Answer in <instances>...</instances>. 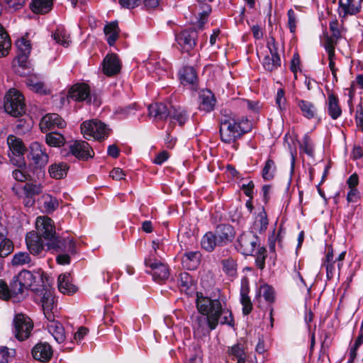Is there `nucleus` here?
Masks as SVG:
<instances>
[{"label":"nucleus","instance_id":"3","mask_svg":"<svg viewBox=\"0 0 363 363\" xmlns=\"http://www.w3.org/2000/svg\"><path fill=\"white\" fill-rule=\"evenodd\" d=\"M4 108L9 114L14 117L21 116L25 113L24 97L18 90L11 89L6 94Z\"/></svg>","mask_w":363,"mask_h":363},{"label":"nucleus","instance_id":"54","mask_svg":"<svg viewBox=\"0 0 363 363\" xmlns=\"http://www.w3.org/2000/svg\"><path fill=\"white\" fill-rule=\"evenodd\" d=\"M275 172V164L272 160H268L262 170V177L266 180L273 178Z\"/></svg>","mask_w":363,"mask_h":363},{"label":"nucleus","instance_id":"18","mask_svg":"<svg viewBox=\"0 0 363 363\" xmlns=\"http://www.w3.org/2000/svg\"><path fill=\"white\" fill-rule=\"evenodd\" d=\"M32 354L34 359L40 362H47L52 356V349L47 342L37 344L32 350Z\"/></svg>","mask_w":363,"mask_h":363},{"label":"nucleus","instance_id":"21","mask_svg":"<svg viewBox=\"0 0 363 363\" xmlns=\"http://www.w3.org/2000/svg\"><path fill=\"white\" fill-rule=\"evenodd\" d=\"M90 95L89 87L85 84H77L72 86L68 94V97L75 101L86 100Z\"/></svg>","mask_w":363,"mask_h":363},{"label":"nucleus","instance_id":"33","mask_svg":"<svg viewBox=\"0 0 363 363\" xmlns=\"http://www.w3.org/2000/svg\"><path fill=\"white\" fill-rule=\"evenodd\" d=\"M168 115L171 120L177 121L179 125H183L189 118L186 111L180 106H172L168 111ZM171 122L172 123V121Z\"/></svg>","mask_w":363,"mask_h":363},{"label":"nucleus","instance_id":"10","mask_svg":"<svg viewBox=\"0 0 363 363\" xmlns=\"http://www.w3.org/2000/svg\"><path fill=\"white\" fill-rule=\"evenodd\" d=\"M41 301L43 313L47 320H53L57 313V305L51 289H45Z\"/></svg>","mask_w":363,"mask_h":363},{"label":"nucleus","instance_id":"27","mask_svg":"<svg viewBox=\"0 0 363 363\" xmlns=\"http://www.w3.org/2000/svg\"><path fill=\"white\" fill-rule=\"evenodd\" d=\"M179 79L184 85H194L197 82V74L195 69L191 66L184 67L179 71Z\"/></svg>","mask_w":363,"mask_h":363},{"label":"nucleus","instance_id":"62","mask_svg":"<svg viewBox=\"0 0 363 363\" xmlns=\"http://www.w3.org/2000/svg\"><path fill=\"white\" fill-rule=\"evenodd\" d=\"M191 277L188 273H182L180 274L179 281L180 285L188 289L191 284Z\"/></svg>","mask_w":363,"mask_h":363},{"label":"nucleus","instance_id":"58","mask_svg":"<svg viewBox=\"0 0 363 363\" xmlns=\"http://www.w3.org/2000/svg\"><path fill=\"white\" fill-rule=\"evenodd\" d=\"M276 104L281 111L286 109V99L284 96V91L282 89H279L277 91L276 96Z\"/></svg>","mask_w":363,"mask_h":363},{"label":"nucleus","instance_id":"28","mask_svg":"<svg viewBox=\"0 0 363 363\" xmlns=\"http://www.w3.org/2000/svg\"><path fill=\"white\" fill-rule=\"evenodd\" d=\"M336 262H337V259H335L333 249L329 247L322 263V267H325L326 276L328 279H331L336 272V268L335 266Z\"/></svg>","mask_w":363,"mask_h":363},{"label":"nucleus","instance_id":"9","mask_svg":"<svg viewBox=\"0 0 363 363\" xmlns=\"http://www.w3.org/2000/svg\"><path fill=\"white\" fill-rule=\"evenodd\" d=\"M45 245L48 246V249H54L57 252H67L70 255L77 253L76 244L71 237L59 238L55 236L51 242H46Z\"/></svg>","mask_w":363,"mask_h":363},{"label":"nucleus","instance_id":"41","mask_svg":"<svg viewBox=\"0 0 363 363\" xmlns=\"http://www.w3.org/2000/svg\"><path fill=\"white\" fill-rule=\"evenodd\" d=\"M298 106L304 117L311 119L315 116L317 110L313 103L308 101L300 100L298 102Z\"/></svg>","mask_w":363,"mask_h":363},{"label":"nucleus","instance_id":"55","mask_svg":"<svg viewBox=\"0 0 363 363\" xmlns=\"http://www.w3.org/2000/svg\"><path fill=\"white\" fill-rule=\"evenodd\" d=\"M256 257V264L259 269L264 267V262L266 258V250L264 247H258L255 252Z\"/></svg>","mask_w":363,"mask_h":363},{"label":"nucleus","instance_id":"37","mask_svg":"<svg viewBox=\"0 0 363 363\" xmlns=\"http://www.w3.org/2000/svg\"><path fill=\"white\" fill-rule=\"evenodd\" d=\"M104 33L107 37V42L110 45H113L119 35V28L117 22H111L104 27Z\"/></svg>","mask_w":363,"mask_h":363},{"label":"nucleus","instance_id":"39","mask_svg":"<svg viewBox=\"0 0 363 363\" xmlns=\"http://www.w3.org/2000/svg\"><path fill=\"white\" fill-rule=\"evenodd\" d=\"M11 42L4 28L0 24V57L9 54Z\"/></svg>","mask_w":363,"mask_h":363},{"label":"nucleus","instance_id":"15","mask_svg":"<svg viewBox=\"0 0 363 363\" xmlns=\"http://www.w3.org/2000/svg\"><path fill=\"white\" fill-rule=\"evenodd\" d=\"M103 72L108 77L118 74L121 69V62L116 54L107 55L103 60Z\"/></svg>","mask_w":363,"mask_h":363},{"label":"nucleus","instance_id":"32","mask_svg":"<svg viewBox=\"0 0 363 363\" xmlns=\"http://www.w3.org/2000/svg\"><path fill=\"white\" fill-rule=\"evenodd\" d=\"M166 105L163 104H154L148 107L149 115L157 119L163 120L168 117V111Z\"/></svg>","mask_w":363,"mask_h":363},{"label":"nucleus","instance_id":"46","mask_svg":"<svg viewBox=\"0 0 363 363\" xmlns=\"http://www.w3.org/2000/svg\"><path fill=\"white\" fill-rule=\"evenodd\" d=\"M300 149L302 152L310 157L314 154V145L312 140L308 134L303 136V140L299 143Z\"/></svg>","mask_w":363,"mask_h":363},{"label":"nucleus","instance_id":"16","mask_svg":"<svg viewBox=\"0 0 363 363\" xmlns=\"http://www.w3.org/2000/svg\"><path fill=\"white\" fill-rule=\"evenodd\" d=\"M30 155L35 164L40 167H45L49 160L48 154L45 147L37 142L32 143L30 146Z\"/></svg>","mask_w":363,"mask_h":363},{"label":"nucleus","instance_id":"63","mask_svg":"<svg viewBox=\"0 0 363 363\" xmlns=\"http://www.w3.org/2000/svg\"><path fill=\"white\" fill-rule=\"evenodd\" d=\"M125 172L118 167L113 168L110 172V177L115 180H121L124 179Z\"/></svg>","mask_w":363,"mask_h":363},{"label":"nucleus","instance_id":"23","mask_svg":"<svg viewBox=\"0 0 363 363\" xmlns=\"http://www.w3.org/2000/svg\"><path fill=\"white\" fill-rule=\"evenodd\" d=\"M16 277L23 288L27 289L31 288L39 279H42V274L39 272L32 273L28 270H22Z\"/></svg>","mask_w":363,"mask_h":363},{"label":"nucleus","instance_id":"57","mask_svg":"<svg viewBox=\"0 0 363 363\" xmlns=\"http://www.w3.org/2000/svg\"><path fill=\"white\" fill-rule=\"evenodd\" d=\"M14 354V350L6 347H0V363H8Z\"/></svg>","mask_w":363,"mask_h":363},{"label":"nucleus","instance_id":"48","mask_svg":"<svg viewBox=\"0 0 363 363\" xmlns=\"http://www.w3.org/2000/svg\"><path fill=\"white\" fill-rule=\"evenodd\" d=\"M26 84L29 89L35 92L40 94H46L47 90L43 82L35 78H28L26 79Z\"/></svg>","mask_w":363,"mask_h":363},{"label":"nucleus","instance_id":"40","mask_svg":"<svg viewBox=\"0 0 363 363\" xmlns=\"http://www.w3.org/2000/svg\"><path fill=\"white\" fill-rule=\"evenodd\" d=\"M53 39L58 44L68 47L71 43L70 36L66 29L62 27L57 28L52 35Z\"/></svg>","mask_w":363,"mask_h":363},{"label":"nucleus","instance_id":"50","mask_svg":"<svg viewBox=\"0 0 363 363\" xmlns=\"http://www.w3.org/2000/svg\"><path fill=\"white\" fill-rule=\"evenodd\" d=\"M24 289H25L20 283L18 279L15 277L14 279L11 282L9 286L11 297H17L18 295L22 296Z\"/></svg>","mask_w":363,"mask_h":363},{"label":"nucleus","instance_id":"59","mask_svg":"<svg viewBox=\"0 0 363 363\" xmlns=\"http://www.w3.org/2000/svg\"><path fill=\"white\" fill-rule=\"evenodd\" d=\"M288 15V26L291 33H295L296 28V19L295 13L292 9H289L287 13Z\"/></svg>","mask_w":363,"mask_h":363},{"label":"nucleus","instance_id":"34","mask_svg":"<svg viewBox=\"0 0 363 363\" xmlns=\"http://www.w3.org/2000/svg\"><path fill=\"white\" fill-rule=\"evenodd\" d=\"M57 285L59 291L64 294H69L76 291L74 286L70 283L69 274H60L58 277Z\"/></svg>","mask_w":363,"mask_h":363},{"label":"nucleus","instance_id":"8","mask_svg":"<svg viewBox=\"0 0 363 363\" xmlns=\"http://www.w3.org/2000/svg\"><path fill=\"white\" fill-rule=\"evenodd\" d=\"M35 227L37 234L43 237L47 242H51L55 237V229L53 221L47 216H39L36 219Z\"/></svg>","mask_w":363,"mask_h":363},{"label":"nucleus","instance_id":"13","mask_svg":"<svg viewBox=\"0 0 363 363\" xmlns=\"http://www.w3.org/2000/svg\"><path fill=\"white\" fill-rule=\"evenodd\" d=\"M67 123L57 113H49L43 116L40 122V128L43 132H47L50 129L64 128Z\"/></svg>","mask_w":363,"mask_h":363},{"label":"nucleus","instance_id":"64","mask_svg":"<svg viewBox=\"0 0 363 363\" xmlns=\"http://www.w3.org/2000/svg\"><path fill=\"white\" fill-rule=\"evenodd\" d=\"M25 0H6L8 6L13 10L21 9L24 4Z\"/></svg>","mask_w":363,"mask_h":363},{"label":"nucleus","instance_id":"51","mask_svg":"<svg viewBox=\"0 0 363 363\" xmlns=\"http://www.w3.org/2000/svg\"><path fill=\"white\" fill-rule=\"evenodd\" d=\"M337 43V40L333 38L327 37L324 43V48L328 52L329 62L334 61L335 59V45Z\"/></svg>","mask_w":363,"mask_h":363},{"label":"nucleus","instance_id":"45","mask_svg":"<svg viewBox=\"0 0 363 363\" xmlns=\"http://www.w3.org/2000/svg\"><path fill=\"white\" fill-rule=\"evenodd\" d=\"M12 264L14 266H22L25 264L31 266L33 264V262L28 253L26 252H19L13 255Z\"/></svg>","mask_w":363,"mask_h":363},{"label":"nucleus","instance_id":"12","mask_svg":"<svg viewBox=\"0 0 363 363\" xmlns=\"http://www.w3.org/2000/svg\"><path fill=\"white\" fill-rule=\"evenodd\" d=\"M41 236L34 231L28 233L26 238V245L33 255L43 256L44 244Z\"/></svg>","mask_w":363,"mask_h":363},{"label":"nucleus","instance_id":"38","mask_svg":"<svg viewBox=\"0 0 363 363\" xmlns=\"http://www.w3.org/2000/svg\"><path fill=\"white\" fill-rule=\"evenodd\" d=\"M52 6V0H33L30 8L36 13H46Z\"/></svg>","mask_w":363,"mask_h":363},{"label":"nucleus","instance_id":"52","mask_svg":"<svg viewBox=\"0 0 363 363\" xmlns=\"http://www.w3.org/2000/svg\"><path fill=\"white\" fill-rule=\"evenodd\" d=\"M222 263L223 270L227 274L231 277L235 275L237 271V265L235 261L233 258H228L223 259Z\"/></svg>","mask_w":363,"mask_h":363},{"label":"nucleus","instance_id":"29","mask_svg":"<svg viewBox=\"0 0 363 363\" xmlns=\"http://www.w3.org/2000/svg\"><path fill=\"white\" fill-rule=\"evenodd\" d=\"M215 98L213 93L209 90L203 91L200 94L199 108L206 112H210L215 106Z\"/></svg>","mask_w":363,"mask_h":363},{"label":"nucleus","instance_id":"43","mask_svg":"<svg viewBox=\"0 0 363 363\" xmlns=\"http://www.w3.org/2000/svg\"><path fill=\"white\" fill-rule=\"evenodd\" d=\"M65 137L57 132H51L45 135L46 143L51 147H61L65 143Z\"/></svg>","mask_w":363,"mask_h":363},{"label":"nucleus","instance_id":"35","mask_svg":"<svg viewBox=\"0 0 363 363\" xmlns=\"http://www.w3.org/2000/svg\"><path fill=\"white\" fill-rule=\"evenodd\" d=\"M68 169L67 163L58 162L50 165L48 171L52 178L60 179L67 175Z\"/></svg>","mask_w":363,"mask_h":363},{"label":"nucleus","instance_id":"42","mask_svg":"<svg viewBox=\"0 0 363 363\" xmlns=\"http://www.w3.org/2000/svg\"><path fill=\"white\" fill-rule=\"evenodd\" d=\"M201 244L202 247L208 252L213 251L216 245H220L216 235L211 232H208L203 235Z\"/></svg>","mask_w":363,"mask_h":363},{"label":"nucleus","instance_id":"2","mask_svg":"<svg viewBox=\"0 0 363 363\" xmlns=\"http://www.w3.org/2000/svg\"><path fill=\"white\" fill-rule=\"evenodd\" d=\"M252 123L247 118L238 121L230 118L221 121L220 125V135L221 140L225 143L235 142L243 134L250 131Z\"/></svg>","mask_w":363,"mask_h":363},{"label":"nucleus","instance_id":"47","mask_svg":"<svg viewBox=\"0 0 363 363\" xmlns=\"http://www.w3.org/2000/svg\"><path fill=\"white\" fill-rule=\"evenodd\" d=\"M248 289L242 286L240 290L241 303L242 305V312L245 315L249 314L252 308L250 297L247 296Z\"/></svg>","mask_w":363,"mask_h":363},{"label":"nucleus","instance_id":"36","mask_svg":"<svg viewBox=\"0 0 363 363\" xmlns=\"http://www.w3.org/2000/svg\"><path fill=\"white\" fill-rule=\"evenodd\" d=\"M328 114L333 119H337L342 113L338 104V99L333 94H330L328 98Z\"/></svg>","mask_w":363,"mask_h":363},{"label":"nucleus","instance_id":"61","mask_svg":"<svg viewBox=\"0 0 363 363\" xmlns=\"http://www.w3.org/2000/svg\"><path fill=\"white\" fill-rule=\"evenodd\" d=\"M0 298L4 300H8L11 298L9 287L2 281H0Z\"/></svg>","mask_w":363,"mask_h":363},{"label":"nucleus","instance_id":"22","mask_svg":"<svg viewBox=\"0 0 363 363\" xmlns=\"http://www.w3.org/2000/svg\"><path fill=\"white\" fill-rule=\"evenodd\" d=\"M47 328L57 343L60 344L65 341L66 337L65 329L60 323L53 318L48 320Z\"/></svg>","mask_w":363,"mask_h":363},{"label":"nucleus","instance_id":"49","mask_svg":"<svg viewBox=\"0 0 363 363\" xmlns=\"http://www.w3.org/2000/svg\"><path fill=\"white\" fill-rule=\"evenodd\" d=\"M13 250L12 242L6 238L2 234V237L0 238V257H6Z\"/></svg>","mask_w":363,"mask_h":363},{"label":"nucleus","instance_id":"11","mask_svg":"<svg viewBox=\"0 0 363 363\" xmlns=\"http://www.w3.org/2000/svg\"><path fill=\"white\" fill-rule=\"evenodd\" d=\"M362 10L359 1L339 0L338 13L340 18L345 19L348 16H355Z\"/></svg>","mask_w":363,"mask_h":363},{"label":"nucleus","instance_id":"6","mask_svg":"<svg viewBox=\"0 0 363 363\" xmlns=\"http://www.w3.org/2000/svg\"><path fill=\"white\" fill-rule=\"evenodd\" d=\"M145 264L147 267L150 268L151 271L150 273L155 281L160 282L169 278V268L161 260L150 257L145 259Z\"/></svg>","mask_w":363,"mask_h":363},{"label":"nucleus","instance_id":"25","mask_svg":"<svg viewBox=\"0 0 363 363\" xmlns=\"http://www.w3.org/2000/svg\"><path fill=\"white\" fill-rule=\"evenodd\" d=\"M16 45L18 50V57L19 62L21 64L26 62L31 52L30 41L26 36H23L16 41Z\"/></svg>","mask_w":363,"mask_h":363},{"label":"nucleus","instance_id":"31","mask_svg":"<svg viewBox=\"0 0 363 363\" xmlns=\"http://www.w3.org/2000/svg\"><path fill=\"white\" fill-rule=\"evenodd\" d=\"M7 143L9 150L13 155L16 156L23 155L26 151V147L21 140L13 136L9 135L7 138Z\"/></svg>","mask_w":363,"mask_h":363},{"label":"nucleus","instance_id":"44","mask_svg":"<svg viewBox=\"0 0 363 363\" xmlns=\"http://www.w3.org/2000/svg\"><path fill=\"white\" fill-rule=\"evenodd\" d=\"M271 55H267L263 60V66L266 70L272 71L277 69L281 65V60L277 53H270Z\"/></svg>","mask_w":363,"mask_h":363},{"label":"nucleus","instance_id":"5","mask_svg":"<svg viewBox=\"0 0 363 363\" xmlns=\"http://www.w3.org/2000/svg\"><path fill=\"white\" fill-rule=\"evenodd\" d=\"M33 324L29 317L19 313L13 319V333L20 341L27 339L33 330Z\"/></svg>","mask_w":363,"mask_h":363},{"label":"nucleus","instance_id":"53","mask_svg":"<svg viewBox=\"0 0 363 363\" xmlns=\"http://www.w3.org/2000/svg\"><path fill=\"white\" fill-rule=\"evenodd\" d=\"M258 296H263L266 301L271 303L274 301V290L267 284L262 285L259 289Z\"/></svg>","mask_w":363,"mask_h":363},{"label":"nucleus","instance_id":"20","mask_svg":"<svg viewBox=\"0 0 363 363\" xmlns=\"http://www.w3.org/2000/svg\"><path fill=\"white\" fill-rule=\"evenodd\" d=\"M13 191L18 197H31L35 199V196L40 193L41 189L39 186L33 184H26L22 186H13Z\"/></svg>","mask_w":363,"mask_h":363},{"label":"nucleus","instance_id":"17","mask_svg":"<svg viewBox=\"0 0 363 363\" xmlns=\"http://www.w3.org/2000/svg\"><path fill=\"white\" fill-rule=\"evenodd\" d=\"M70 151L73 155L79 159L87 160L94 155L93 150L86 141H75L70 146Z\"/></svg>","mask_w":363,"mask_h":363},{"label":"nucleus","instance_id":"26","mask_svg":"<svg viewBox=\"0 0 363 363\" xmlns=\"http://www.w3.org/2000/svg\"><path fill=\"white\" fill-rule=\"evenodd\" d=\"M201 258V254L199 251L186 252L183 256L182 264L188 269H195L199 266Z\"/></svg>","mask_w":363,"mask_h":363},{"label":"nucleus","instance_id":"7","mask_svg":"<svg viewBox=\"0 0 363 363\" xmlns=\"http://www.w3.org/2000/svg\"><path fill=\"white\" fill-rule=\"evenodd\" d=\"M238 249L245 255H253L258 245L259 238L253 232L243 233L238 238Z\"/></svg>","mask_w":363,"mask_h":363},{"label":"nucleus","instance_id":"60","mask_svg":"<svg viewBox=\"0 0 363 363\" xmlns=\"http://www.w3.org/2000/svg\"><path fill=\"white\" fill-rule=\"evenodd\" d=\"M330 29L333 33L332 38L334 40H336L341 37V32L337 21H333L330 23Z\"/></svg>","mask_w":363,"mask_h":363},{"label":"nucleus","instance_id":"14","mask_svg":"<svg viewBox=\"0 0 363 363\" xmlns=\"http://www.w3.org/2000/svg\"><path fill=\"white\" fill-rule=\"evenodd\" d=\"M197 33L195 30H185L177 35L176 40L185 51H189L196 45Z\"/></svg>","mask_w":363,"mask_h":363},{"label":"nucleus","instance_id":"30","mask_svg":"<svg viewBox=\"0 0 363 363\" xmlns=\"http://www.w3.org/2000/svg\"><path fill=\"white\" fill-rule=\"evenodd\" d=\"M229 359L236 360V363H245L246 359V354L245 351L244 345L238 343L228 350Z\"/></svg>","mask_w":363,"mask_h":363},{"label":"nucleus","instance_id":"24","mask_svg":"<svg viewBox=\"0 0 363 363\" xmlns=\"http://www.w3.org/2000/svg\"><path fill=\"white\" fill-rule=\"evenodd\" d=\"M268 224L267 213L263 208H261L255 218L252 232L255 234L257 233H262L267 230Z\"/></svg>","mask_w":363,"mask_h":363},{"label":"nucleus","instance_id":"4","mask_svg":"<svg viewBox=\"0 0 363 363\" xmlns=\"http://www.w3.org/2000/svg\"><path fill=\"white\" fill-rule=\"evenodd\" d=\"M81 131L85 138H93L101 141L108 138L110 130L100 121L91 120L84 121L81 125Z\"/></svg>","mask_w":363,"mask_h":363},{"label":"nucleus","instance_id":"19","mask_svg":"<svg viewBox=\"0 0 363 363\" xmlns=\"http://www.w3.org/2000/svg\"><path fill=\"white\" fill-rule=\"evenodd\" d=\"M215 235L218 244L223 245L230 242L234 238L235 231L231 225L223 224L216 228Z\"/></svg>","mask_w":363,"mask_h":363},{"label":"nucleus","instance_id":"56","mask_svg":"<svg viewBox=\"0 0 363 363\" xmlns=\"http://www.w3.org/2000/svg\"><path fill=\"white\" fill-rule=\"evenodd\" d=\"M59 206L58 200L50 196L45 197L44 207L48 211H55Z\"/></svg>","mask_w":363,"mask_h":363},{"label":"nucleus","instance_id":"1","mask_svg":"<svg viewBox=\"0 0 363 363\" xmlns=\"http://www.w3.org/2000/svg\"><path fill=\"white\" fill-rule=\"evenodd\" d=\"M196 307L201 315L193 323L194 332L198 335H207L214 330L220 320L221 324L233 326L234 320L231 311L223 308L218 299H211L201 293L196 294Z\"/></svg>","mask_w":363,"mask_h":363}]
</instances>
